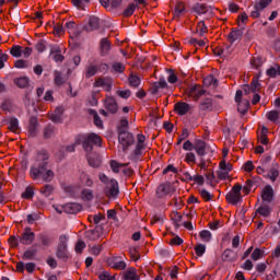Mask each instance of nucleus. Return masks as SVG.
Segmentation results:
<instances>
[{"mask_svg": "<svg viewBox=\"0 0 280 280\" xmlns=\"http://www.w3.org/2000/svg\"><path fill=\"white\" fill-rule=\"evenodd\" d=\"M56 255L58 257V259H67L68 255H67V236L61 235L59 237V245L57 247V252Z\"/></svg>", "mask_w": 280, "mask_h": 280, "instance_id": "nucleus-5", "label": "nucleus"}, {"mask_svg": "<svg viewBox=\"0 0 280 280\" xmlns=\"http://www.w3.org/2000/svg\"><path fill=\"white\" fill-rule=\"evenodd\" d=\"M49 160V155L47 153L37 154L35 164L31 166L30 176L33 180H38L43 172L47 168V161Z\"/></svg>", "mask_w": 280, "mask_h": 280, "instance_id": "nucleus-1", "label": "nucleus"}, {"mask_svg": "<svg viewBox=\"0 0 280 280\" xmlns=\"http://www.w3.org/2000/svg\"><path fill=\"white\" fill-rule=\"evenodd\" d=\"M237 259V255L232 249H225L222 254L223 261H235Z\"/></svg>", "mask_w": 280, "mask_h": 280, "instance_id": "nucleus-28", "label": "nucleus"}, {"mask_svg": "<svg viewBox=\"0 0 280 280\" xmlns=\"http://www.w3.org/2000/svg\"><path fill=\"white\" fill-rule=\"evenodd\" d=\"M129 84H130V86L137 88V86H139V84H141V79L139 77H137L136 74H130Z\"/></svg>", "mask_w": 280, "mask_h": 280, "instance_id": "nucleus-47", "label": "nucleus"}, {"mask_svg": "<svg viewBox=\"0 0 280 280\" xmlns=\"http://www.w3.org/2000/svg\"><path fill=\"white\" fill-rule=\"evenodd\" d=\"M238 106H237V110L238 113H241V115H246V113L248 112V100H243L237 102Z\"/></svg>", "mask_w": 280, "mask_h": 280, "instance_id": "nucleus-32", "label": "nucleus"}, {"mask_svg": "<svg viewBox=\"0 0 280 280\" xmlns=\"http://www.w3.org/2000/svg\"><path fill=\"white\" fill-rule=\"evenodd\" d=\"M136 10H137V3L129 4L128 8H126L124 11V16H132Z\"/></svg>", "mask_w": 280, "mask_h": 280, "instance_id": "nucleus-46", "label": "nucleus"}, {"mask_svg": "<svg viewBox=\"0 0 280 280\" xmlns=\"http://www.w3.org/2000/svg\"><path fill=\"white\" fill-rule=\"evenodd\" d=\"M98 279L100 280H116V275H112L110 272L108 271H102L100 275H98Z\"/></svg>", "mask_w": 280, "mask_h": 280, "instance_id": "nucleus-45", "label": "nucleus"}, {"mask_svg": "<svg viewBox=\"0 0 280 280\" xmlns=\"http://www.w3.org/2000/svg\"><path fill=\"white\" fill-rule=\"evenodd\" d=\"M226 200L230 205H237V202H242V185H234L232 190L226 195Z\"/></svg>", "mask_w": 280, "mask_h": 280, "instance_id": "nucleus-3", "label": "nucleus"}, {"mask_svg": "<svg viewBox=\"0 0 280 280\" xmlns=\"http://www.w3.org/2000/svg\"><path fill=\"white\" fill-rule=\"evenodd\" d=\"M137 139H138V143L136 147L135 154H136V156H139V155H141V150H143L145 148V144H143V143H145V136L138 135Z\"/></svg>", "mask_w": 280, "mask_h": 280, "instance_id": "nucleus-24", "label": "nucleus"}, {"mask_svg": "<svg viewBox=\"0 0 280 280\" xmlns=\"http://www.w3.org/2000/svg\"><path fill=\"white\" fill-rule=\"evenodd\" d=\"M207 252V246L202 245V244H198L195 247V253L196 255H198V257H202V254Z\"/></svg>", "mask_w": 280, "mask_h": 280, "instance_id": "nucleus-56", "label": "nucleus"}, {"mask_svg": "<svg viewBox=\"0 0 280 280\" xmlns=\"http://www.w3.org/2000/svg\"><path fill=\"white\" fill-rule=\"evenodd\" d=\"M110 51V42L107 38L101 40V52L103 56H106Z\"/></svg>", "mask_w": 280, "mask_h": 280, "instance_id": "nucleus-33", "label": "nucleus"}, {"mask_svg": "<svg viewBox=\"0 0 280 280\" xmlns=\"http://www.w3.org/2000/svg\"><path fill=\"white\" fill-rule=\"evenodd\" d=\"M233 170V166L231 163H226V161L220 162V168L218 171V178L221 180H226V178H230L229 173Z\"/></svg>", "mask_w": 280, "mask_h": 280, "instance_id": "nucleus-6", "label": "nucleus"}, {"mask_svg": "<svg viewBox=\"0 0 280 280\" xmlns=\"http://www.w3.org/2000/svg\"><path fill=\"white\" fill-rule=\"evenodd\" d=\"M124 280H139V275L137 273V269L129 268L124 272Z\"/></svg>", "mask_w": 280, "mask_h": 280, "instance_id": "nucleus-26", "label": "nucleus"}, {"mask_svg": "<svg viewBox=\"0 0 280 280\" xmlns=\"http://www.w3.org/2000/svg\"><path fill=\"white\" fill-rule=\"evenodd\" d=\"M50 56L55 62H62L65 60V56H62V50L60 49V46H55L50 50Z\"/></svg>", "mask_w": 280, "mask_h": 280, "instance_id": "nucleus-19", "label": "nucleus"}, {"mask_svg": "<svg viewBox=\"0 0 280 280\" xmlns=\"http://www.w3.org/2000/svg\"><path fill=\"white\" fill-rule=\"evenodd\" d=\"M205 86H218V79H215L213 75H208L203 79Z\"/></svg>", "mask_w": 280, "mask_h": 280, "instance_id": "nucleus-36", "label": "nucleus"}, {"mask_svg": "<svg viewBox=\"0 0 280 280\" xmlns=\"http://www.w3.org/2000/svg\"><path fill=\"white\" fill-rule=\"evenodd\" d=\"M82 200H93V190L83 189L81 192Z\"/></svg>", "mask_w": 280, "mask_h": 280, "instance_id": "nucleus-49", "label": "nucleus"}, {"mask_svg": "<svg viewBox=\"0 0 280 280\" xmlns=\"http://www.w3.org/2000/svg\"><path fill=\"white\" fill-rule=\"evenodd\" d=\"M35 237H36V234H34V232H32V230L30 228H27V229H25L24 233L22 234L20 242L24 246H30L34 243Z\"/></svg>", "mask_w": 280, "mask_h": 280, "instance_id": "nucleus-7", "label": "nucleus"}, {"mask_svg": "<svg viewBox=\"0 0 280 280\" xmlns=\"http://www.w3.org/2000/svg\"><path fill=\"white\" fill-rule=\"evenodd\" d=\"M10 54L11 56H14V58H21V56H23V50H21V46H13Z\"/></svg>", "mask_w": 280, "mask_h": 280, "instance_id": "nucleus-48", "label": "nucleus"}, {"mask_svg": "<svg viewBox=\"0 0 280 280\" xmlns=\"http://www.w3.org/2000/svg\"><path fill=\"white\" fill-rule=\"evenodd\" d=\"M159 89H167V81H165V79H161L160 81L153 83L150 92L152 95H156V93H159Z\"/></svg>", "mask_w": 280, "mask_h": 280, "instance_id": "nucleus-21", "label": "nucleus"}, {"mask_svg": "<svg viewBox=\"0 0 280 280\" xmlns=\"http://www.w3.org/2000/svg\"><path fill=\"white\" fill-rule=\"evenodd\" d=\"M9 130H11V132H19V120L16 118L9 120Z\"/></svg>", "mask_w": 280, "mask_h": 280, "instance_id": "nucleus-43", "label": "nucleus"}, {"mask_svg": "<svg viewBox=\"0 0 280 280\" xmlns=\"http://www.w3.org/2000/svg\"><path fill=\"white\" fill-rule=\"evenodd\" d=\"M195 151L198 156H205V154H207V142L203 140H195Z\"/></svg>", "mask_w": 280, "mask_h": 280, "instance_id": "nucleus-15", "label": "nucleus"}, {"mask_svg": "<svg viewBox=\"0 0 280 280\" xmlns=\"http://www.w3.org/2000/svg\"><path fill=\"white\" fill-rule=\"evenodd\" d=\"M267 118L269 121H277L279 119V112L277 110H271L267 114Z\"/></svg>", "mask_w": 280, "mask_h": 280, "instance_id": "nucleus-61", "label": "nucleus"}, {"mask_svg": "<svg viewBox=\"0 0 280 280\" xmlns=\"http://www.w3.org/2000/svg\"><path fill=\"white\" fill-rule=\"evenodd\" d=\"M83 150L89 153L93 152V145H102V138L95 133H90L81 138Z\"/></svg>", "mask_w": 280, "mask_h": 280, "instance_id": "nucleus-2", "label": "nucleus"}, {"mask_svg": "<svg viewBox=\"0 0 280 280\" xmlns=\"http://www.w3.org/2000/svg\"><path fill=\"white\" fill-rule=\"evenodd\" d=\"M261 198L265 202H272V198H275V190L272 189V186L268 185L264 188Z\"/></svg>", "mask_w": 280, "mask_h": 280, "instance_id": "nucleus-17", "label": "nucleus"}, {"mask_svg": "<svg viewBox=\"0 0 280 280\" xmlns=\"http://www.w3.org/2000/svg\"><path fill=\"white\" fill-rule=\"evenodd\" d=\"M268 178H270L271 183H275L277 178H279V165L276 164L272 168H270Z\"/></svg>", "mask_w": 280, "mask_h": 280, "instance_id": "nucleus-34", "label": "nucleus"}, {"mask_svg": "<svg viewBox=\"0 0 280 280\" xmlns=\"http://www.w3.org/2000/svg\"><path fill=\"white\" fill-rule=\"evenodd\" d=\"M185 12V3L179 2L175 5V16H180Z\"/></svg>", "mask_w": 280, "mask_h": 280, "instance_id": "nucleus-53", "label": "nucleus"}, {"mask_svg": "<svg viewBox=\"0 0 280 280\" xmlns=\"http://www.w3.org/2000/svg\"><path fill=\"white\" fill-rule=\"evenodd\" d=\"M36 119L35 118H32L31 119V124H30V127H28V132H30V136L31 137H34V135H36Z\"/></svg>", "mask_w": 280, "mask_h": 280, "instance_id": "nucleus-57", "label": "nucleus"}, {"mask_svg": "<svg viewBox=\"0 0 280 280\" xmlns=\"http://www.w3.org/2000/svg\"><path fill=\"white\" fill-rule=\"evenodd\" d=\"M65 213H80L82 211V205L80 203H66L61 207Z\"/></svg>", "mask_w": 280, "mask_h": 280, "instance_id": "nucleus-13", "label": "nucleus"}, {"mask_svg": "<svg viewBox=\"0 0 280 280\" xmlns=\"http://www.w3.org/2000/svg\"><path fill=\"white\" fill-rule=\"evenodd\" d=\"M242 36H244L243 30H233L229 34V40H230V43H235V40H242Z\"/></svg>", "mask_w": 280, "mask_h": 280, "instance_id": "nucleus-25", "label": "nucleus"}, {"mask_svg": "<svg viewBox=\"0 0 280 280\" xmlns=\"http://www.w3.org/2000/svg\"><path fill=\"white\" fill-rule=\"evenodd\" d=\"M81 180L88 186L91 187L93 185V179H91V176H89L88 174H83L81 176Z\"/></svg>", "mask_w": 280, "mask_h": 280, "instance_id": "nucleus-62", "label": "nucleus"}, {"mask_svg": "<svg viewBox=\"0 0 280 280\" xmlns=\"http://www.w3.org/2000/svg\"><path fill=\"white\" fill-rule=\"evenodd\" d=\"M106 196L108 198H115L117 194H119V184L115 179H110L109 183L107 184L106 190H105Z\"/></svg>", "mask_w": 280, "mask_h": 280, "instance_id": "nucleus-8", "label": "nucleus"}, {"mask_svg": "<svg viewBox=\"0 0 280 280\" xmlns=\"http://www.w3.org/2000/svg\"><path fill=\"white\" fill-rule=\"evenodd\" d=\"M118 141L122 145V150H128L135 143V136L126 130H121L118 135Z\"/></svg>", "mask_w": 280, "mask_h": 280, "instance_id": "nucleus-4", "label": "nucleus"}, {"mask_svg": "<svg viewBox=\"0 0 280 280\" xmlns=\"http://www.w3.org/2000/svg\"><path fill=\"white\" fill-rule=\"evenodd\" d=\"M105 108L108 110V113H112V115H115L118 110L117 101L113 96H107L105 98Z\"/></svg>", "mask_w": 280, "mask_h": 280, "instance_id": "nucleus-12", "label": "nucleus"}, {"mask_svg": "<svg viewBox=\"0 0 280 280\" xmlns=\"http://www.w3.org/2000/svg\"><path fill=\"white\" fill-rule=\"evenodd\" d=\"M126 165L128 164H121V163H118L117 161H110V168L116 174L119 173V167H126Z\"/></svg>", "mask_w": 280, "mask_h": 280, "instance_id": "nucleus-51", "label": "nucleus"}, {"mask_svg": "<svg viewBox=\"0 0 280 280\" xmlns=\"http://www.w3.org/2000/svg\"><path fill=\"white\" fill-rule=\"evenodd\" d=\"M116 95H118V97H121L122 100H128V97L132 95V92H130V90H118L116 91Z\"/></svg>", "mask_w": 280, "mask_h": 280, "instance_id": "nucleus-50", "label": "nucleus"}, {"mask_svg": "<svg viewBox=\"0 0 280 280\" xmlns=\"http://www.w3.org/2000/svg\"><path fill=\"white\" fill-rule=\"evenodd\" d=\"M159 89H167V81H165V79H161L160 81L153 83L150 92L152 95H156V93H159Z\"/></svg>", "mask_w": 280, "mask_h": 280, "instance_id": "nucleus-22", "label": "nucleus"}, {"mask_svg": "<svg viewBox=\"0 0 280 280\" xmlns=\"http://www.w3.org/2000/svg\"><path fill=\"white\" fill-rule=\"evenodd\" d=\"M97 73V66L90 65L85 69V78H93Z\"/></svg>", "mask_w": 280, "mask_h": 280, "instance_id": "nucleus-39", "label": "nucleus"}, {"mask_svg": "<svg viewBox=\"0 0 280 280\" xmlns=\"http://www.w3.org/2000/svg\"><path fill=\"white\" fill-rule=\"evenodd\" d=\"M107 265L109 268H114V270H126V262L117 257L107 258Z\"/></svg>", "mask_w": 280, "mask_h": 280, "instance_id": "nucleus-10", "label": "nucleus"}, {"mask_svg": "<svg viewBox=\"0 0 280 280\" xmlns=\"http://www.w3.org/2000/svg\"><path fill=\"white\" fill-rule=\"evenodd\" d=\"M264 255L261 254V249L256 248L253 253H252V259L254 261H257L258 259H261Z\"/></svg>", "mask_w": 280, "mask_h": 280, "instance_id": "nucleus-63", "label": "nucleus"}, {"mask_svg": "<svg viewBox=\"0 0 280 280\" xmlns=\"http://www.w3.org/2000/svg\"><path fill=\"white\" fill-rule=\"evenodd\" d=\"M65 113V109L62 107H58L55 109L54 113L49 114V119L54 121L55 124H60L62 121V114Z\"/></svg>", "mask_w": 280, "mask_h": 280, "instance_id": "nucleus-20", "label": "nucleus"}, {"mask_svg": "<svg viewBox=\"0 0 280 280\" xmlns=\"http://www.w3.org/2000/svg\"><path fill=\"white\" fill-rule=\"evenodd\" d=\"M191 109V106L185 102H179L175 104L174 110L177 113V115H187L188 110Z\"/></svg>", "mask_w": 280, "mask_h": 280, "instance_id": "nucleus-14", "label": "nucleus"}, {"mask_svg": "<svg viewBox=\"0 0 280 280\" xmlns=\"http://www.w3.org/2000/svg\"><path fill=\"white\" fill-rule=\"evenodd\" d=\"M159 89H167V81H165V79H161L160 81L153 83L150 92L152 95H156V93H159Z\"/></svg>", "mask_w": 280, "mask_h": 280, "instance_id": "nucleus-23", "label": "nucleus"}, {"mask_svg": "<svg viewBox=\"0 0 280 280\" xmlns=\"http://www.w3.org/2000/svg\"><path fill=\"white\" fill-rule=\"evenodd\" d=\"M39 178H42V180H44V183H51V180H54V171H51L50 168H46L42 175H39Z\"/></svg>", "mask_w": 280, "mask_h": 280, "instance_id": "nucleus-29", "label": "nucleus"}, {"mask_svg": "<svg viewBox=\"0 0 280 280\" xmlns=\"http://www.w3.org/2000/svg\"><path fill=\"white\" fill-rule=\"evenodd\" d=\"M196 32L197 34H199V36H205V34H207L208 28L207 25L205 24V21H200L198 23Z\"/></svg>", "mask_w": 280, "mask_h": 280, "instance_id": "nucleus-40", "label": "nucleus"}, {"mask_svg": "<svg viewBox=\"0 0 280 280\" xmlns=\"http://www.w3.org/2000/svg\"><path fill=\"white\" fill-rule=\"evenodd\" d=\"M272 3V0H260L258 3L254 5V8H260L262 10H266V7Z\"/></svg>", "mask_w": 280, "mask_h": 280, "instance_id": "nucleus-60", "label": "nucleus"}, {"mask_svg": "<svg viewBox=\"0 0 280 280\" xmlns=\"http://www.w3.org/2000/svg\"><path fill=\"white\" fill-rule=\"evenodd\" d=\"M211 106H213V103L211 102L210 98H207L206 101L201 102L200 109L201 110H209V108H211Z\"/></svg>", "mask_w": 280, "mask_h": 280, "instance_id": "nucleus-59", "label": "nucleus"}, {"mask_svg": "<svg viewBox=\"0 0 280 280\" xmlns=\"http://www.w3.org/2000/svg\"><path fill=\"white\" fill-rule=\"evenodd\" d=\"M186 163H196V154L192 152H188L185 158Z\"/></svg>", "mask_w": 280, "mask_h": 280, "instance_id": "nucleus-64", "label": "nucleus"}, {"mask_svg": "<svg viewBox=\"0 0 280 280\" xmlns=\"http://www.w3.org/2000/svg\"><path fill=\"white\" fill-rule=\"evenodd\" d=\"M22 198H24L26 200L34 198V187L27 186L25 188V191L22 194Z\"/></svg>", "mask_w": 280, "mask_h": 280, "instance_id": "nucleus-42", "label": "nucleus"}, {"mask_svg": "<svg viewBox=\"0 0 280 280\" xmlns=\"http://www.w3.org/2000/svg\"><path fill=\"white\" fill-rule=\"evenodd\" d=\"M14 84L19 86V89H27V86H30V79H27V77L14 79Z\"/></svg>", "mask_w": 280, "mask_h": 280, "instance_id": "nucleus-30", "label": "nucleus"}, {"mask_svg": "<svg viewBox=\"0 0 280 280\" xmlns=\"http://www.w3.org/2000/svg\"><path fill=\"white\" fill-rule=\"evenodd\" d=\"M93 86H96V88L103 86L105 91L110 92V89H113V79H108V78L96 79Z\"/></svg>", "mask_w": 280, "mask_h": 280, "instance_id": "nucleus-11", "label": "nucleus"}, {"mask_svg": "<svg viewBox=\"0 0 280 280\" xmlns=\"http://www.w3.org/2000/svg\"><path fill=\"white\" fill-rule=\"evenodd\" d=\"M86 156H88L89 165H91V167H100V165L102 163V159L100 158L98 154L89 152V153H86Z\"/></svg>", "mask_w": 280, "mask_h": 280, "instance_id": "nucleus-16", "label": "nucleus"}, {"mask_svg": "<svg viewBox=\"0 0 280 280\" xmlns=\"http://www.w3.org/2000/svg\"><path fill=\"white\" fill-rule=\"evenodd\" d=\"M267 75L269 78H277V75H280V66H273L267 70Z\"/></svg>", "mask_w": 280, "mask_h": 280, "instance_id": "nucleus-38", "label": "nucleus"}, {"mask_svg": "<svg viewBox=\"0 0 280 280\" xmlns=\"http://www.w3.org/2000/svg\"><path fill=\"white\" fill-rule=\"evenodd\" d=\"M129 254H130L131 259H133V261H139L141 256L139 255V252L137 250V247L129 248Z\"/></svg>", "mask_w": 280, "mask_h": 280, "instance_id": "nucleus-54", "label": "nucleus"}, {"mask_svg": "<svg viewBox=\"0 0 280 280\" xmlns=\"http://www.w3.org/2000/svg\"><path fill=\"white\" fill-rule=\"evenodd\" d=\"M54 192V186L52 185H46L43 188H40V194L45 196V198H49L50 194Z\"/></svg>", "mask_w": 280, "mask_h": 280, "instance_id": "nucleus-44", "label": "nucleus"}, {"mask_svg": "<svg viewBox=\"0 0 280 280\" xmlns=\"http://www.w3.org/2000/svg\"><path fill=\"white\" fill-rule=\"evenodd\" d=\"M192 12H195L196 14H198L199 16L201 14H209L212 15L213 14V8L207 5V4H202V3H196L192 7Z\"/></svg>", "mask_w": 280, "mask_h": 280, "instance_id": "nucleus-9", "label": "nucleus"}, {"mask_svg": "<svg viewBox=\"0 0 280 280\" xmlns=\"http://www.w3.org/2000/svg\"><path fill=\"white\" fill-rule=\"evenodd\" d=\"M36 246L37 245H33L30 249H27L23 255V259H28V260L34 259L37 253Z\"/></svg>", "mask_w": 280, "mask_h": 280, "instance_id": "nucleus-35", "label": "nucleus"}, {"mask_svg": "<svg viewBox=\"0 0 280 280\" xmlns=\"http://www.w3.org/2000/svg\"><path fill=\"white\" fill-rule=\"evenodd\" d=\"M80 143H82V136H78V137L74 139V143L69 144V145L66 148V151H68V152H75V145H80Z\"/></svg>", "mask_w": 280, "mask_h": 280, "instance_id": "nucleus-41", "label": "nucleus"}, {"mask_svg": "<svg viewBox=\"0 0 280 280\" xmlns=\"http://www.w3.org/2000/svg\"><path fill=\"white\" fill-rule=\"evenodd\" d=\"M257 213H259V215H262L264 218H268L270 215V208L260 207L257 209Z\"/></svg>", "mask_w": 280, "mask_h": 280, "instance_id": "nucleus-58", "label": "nucleus"}, {"mask_svg": "<svg viewBox=\"0 0 280 280\" xmlns=\"http://www.w3.org/2000/svg\"><path fill=\"white\" fill-rule=\"evenodd\" d=\"M54 81L56 86H62V84L67 82V78L62 77V73L56 71Z\"/></svg>", "mask_w": 280, "mask_h": 280, "instance_id": "nucleus-37", "label": "nucleus"}, {"mask_svg": "<svg viewBox=\"0 0 280 280\" xmlns=\"http://www.w3.org/2000/svg\"><path fill=\"white\" fill-rule=\"evenodd\" d=\"M170 194V184H162L156 189V196L158 198H164V196H167Z\"/></svg>", "mask_w": 280, "mask_h": 280, "instance_id": "nucleus-27", "label": "nucleus"}, {"mask_svg": "<svg viewBox=\"0 0 280 280\" xmlns=\"http://www.w3.org/2000/svg\"><path fill=\"white\" fill-rule=\"evenodd\" d=\"M88 113H89V115H91V117H93L94 124L97 128L104 127V122L100 118V115H97V112H95L94 109H89Z\"/></svg>", "mask_w": 280, "mask_h": 280, "instance_id": "nucleus-31", "label": "nucleus"}, {"mask_svg": "<svg viewBox=\"0 0 280 280\" xmlns=\"http://www.w3.org/2000/svg\"><path fill=\"white\" fill-rule=\"evenodd\" d=\"M199 235L203 242H211V232L209 230L201 231Z\"/></svg>", "mask_w": 280, "mask_h": 280, "instance_id": "nucleus-55", "label": "nucleus"}, {"mask_svg": "<svg viewBox=\"0 0 280 280\" xmlns=\"http://www.w3.org/2000/svg\"><path fill=\"white\" fill-rule=\"evenodd\" d=\"M97 27H100V19L97 16H91L88 25H85L83 30H85V32H93L97 30Z\"/></svg>", "mask_w": 280, "mask_h": 280, "instance_id": "nucleus-18", "label": "nucleus"}, {"mask_svg": "<svg viewBox=\"0 0 280 280\" xmlns=\"http://www.w3.org/2000/svg\"><path fill=\"white\" fill-rule=\"evenodd\" d=\"M112 67L116 73H124L126 70V66H124L121 62H115Z\"/></svg>", "mask_w": 280, "mask_h": 280, "instance_id": "nucleus-52", "label": "nucleus"}]
</instances>
